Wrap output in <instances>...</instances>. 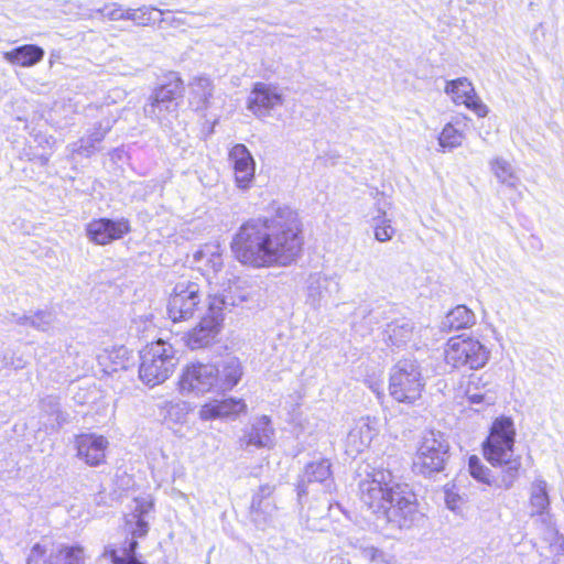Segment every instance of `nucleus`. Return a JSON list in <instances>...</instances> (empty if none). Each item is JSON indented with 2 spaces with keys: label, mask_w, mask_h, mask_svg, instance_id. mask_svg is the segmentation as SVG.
Here are the masks:
<instances>
[{
  "label": "nucleus",
  "mask_w": 564,
  "mask_h": 564,
  "mask_svg": "<svg viewBox=\"0 0 564 564\" xmlns=\"http://www.w3.org/2000/svg\"><path fill=\"white\" fill-rule=\"evenodd\" d=\"M301 221L290 207H279L271 217L243 223L230 242L235 258L254 269L286 267L303 249Z\"/></svg>",
  "instance_id": "f257e3e1"
},
{
  "label": "nucleus",
  "mask_w": 564,
  "mask_h": 564,
  "mask_svg": "<svg viewBox=\"0 0 564 564\" xmlns=\"http://www.w3.org/2000/svg\"><path fill=\"white\" fill-rule=\"evenodd\" d=\"M359 497L373 514L376 528L388 536L412 528L420 519L415 495L395 481L389 469L372 468L359 481Z\"/></svg>",
  "instance_id": "f03ea898"
},
{
  "label": "nucleus",
  "mask_w": 564,
  "mask_h": 564,
  "mask_svg": "<svg viewBox=\"0 0 564 564\" xmlns=\"http://www.w3.org/2000/svg\"><path fill=\"white\" fill-rule=\"evenodd\" d=\"M514 440L513 421L506 416L496 419L484 443V455L492 466L501 468L500 475L491 479L489 469L475 455L468 462L470 475L480 482L510 489L519 478L522 465L521 456L514 454Z\"/></svg>",
  "instance_id": "7ed1b4c3"
},
{
  "label": "nucleus",
  "mask_w": 564,
  "mask_h": 564,
  "mask_svg": "<svg viewBox=\"0 0 564 564\" xmlns=\"http://www.w3.org/2000/svg\"><path fill=\"white\" fill-rule=\"evenodd\" d=\"M242 373L240 360L227 355L218 364L196 362L186 366L178 384L181 391L195 394L225 392L238 384Z\"/></svg>",
  "instance_id": "20e7f679"
},
{
  "label": "nucleus",
  "mask_w": 564,
  "mask_h": 564,
  "mask_svg": "<svg viewBox=\"0 0 564 564\" xmlns=\"http://www.w3.org/2000/svg\"><path fill=\"white\" fill-rule=\"evenodd\" d=\"M250 296L241 283L228 284V288H218L208 294L207 313L200 318L198 325L188 333L187 346L195 350L210 345L219 333L225 314L232 307L240 305Z\"/></svg>",
  "instance_id": "39448f33"
},
{
  "label": "nucleus",
  "mask_w": 564,
  "mask_h": 564,
  "mask_svg": "<svg viewBox=\"0 0 564 564\" xmlns=\"http://www.w3.org/2000/svg\"><path fill=\"white\" fill-rule=\"evenodd\" d=\"M140 360V380L147 386L155 387L173 375L180 358L174 346L160 338L141 350Z\"/></svg>",
  "instance_id": "423d86ee"
},
{
  "label": "nucleus",
  "mask_w": 564,
  "mask_h": 564,
  "mask_svg": "<svg viewBox=\"0 0 564 564\" xmlns=\"http://www.w3.org/2000/svg\"><path fill=\"white\" fill-rule=\"evenodd\" d=\"M425 386L419 362L405 358L399 360L390 372L389 392L398 402L413 403Z\"/></svg>",
  "instance_id": "0eeeda50"
},
{
  "label": "nucleus",
  "mask_w": 564,
  "mask_h": 564,
  "mask_svg": "<svg viewBox=\"0 0 564 564\" xmlns=\"http://www.w3.org/2000/svg\"><path fill=\"white\" fill-rule=\"evenodd\" d=\"M449 444L445 435L437 431H426L420 441L413 459V469L424 476L444 470L448 459Z\"/></svg>",
  "instance_id": "6e6552de"
},
{
  "label": "nucleus",
  "mask_w": 564,
  "mask_h": 564,
  "mask_svg": "<svg viewBox=\"0 0 564 564\" xmlns=\"http://www.w3.org/2000/svg\"><path fill=\"white\" fill-rule=\"evenodd\" d=\"M444 354L447 365L477 370L488 362L490 351L477 339L453 337L447 341Z\"/></svg>",
  "instance_id": "1a4fd4ad"
},
{
  "label": "nucleus",
  "mask_w": 564,
  "mask_h": 564,
  "mask_svg": "<svg viewBox=\"0 0 564 564\" xmlns=\"http://www.w3.org/2000/svg\"><path fill=\"white\" fill-rule=\"evenodd\" d=\"M202 310V292L197 283H176L167 303V314L173 322L187 321Z\"/></svg>",
  "instance_id": "9d476101"
},
{
  "label": "nucleus",
  "mask_w": 564,
  "mask_h": 564,
  "mask_svg": "<svg viewBox=\"0 0 564 564\" xmlns=\"http://www.w3.org/2000/svg\"><path fill=\"white\" fill-rule=\"evenodd\" d=\"M194 262L197 264L198 269L204 271L207 274V279L210 285V292L217 290L218 288H228V284H234L236 282L241 283L245 290H248L246 286V282L238 278H228L220 282L218 273L221 271L224 262H223V250L218 242H208L202 246L198 250H196L193 254Z\"/></svg>",
  "instance_id": "9b49d317"
},
{
  "label": "nucleus",
  "mask_w": 564,
  "mask_h": 564,
  "mask_svg": "<svg viewBox=\"0 0 564 564\" xmlns=\"http://www.w3.org/2000/svg\"><path fill=\"white\" fill-rule=\"evenodd\" d=\"M147 511L144 505L138 503L134 512L127 519V525H129L132 539L126 540L119 551L113 549L107 551L113 564H144L137 557L135 551L138 547L137 539L145 536L149 531V524L142 518Z\"/></svg>",
  "instance_id": "f8f14e48"
},
{
  "label": "nucleus",
  "mask_w": 564,
  "mask_h": 564,
  "mask_svg": "<svg viewBox=\"0 0 564 564\" xmlns=\"http://www.w3.org/2000/svg\"><path fill=\"white\" fill-rule=\"evenodd\" d=\"M332 465L328 459L308 463L300 476L297 495L300 498L310 494H330L335 489L332 476Z\"/></svg>",
  "instance_id": "ddd939ff"
},
{
  "label": "nucleus",
  "mask_w": 564,
  "mask_h": 564,
  "mask_svg": "<svg viewBox=\"0 0 564 564\" xmlns=\"http://www.w3.org/2000/svg\"><path fill=\"white\" fill-rule=\"evenodd\" d=\"M280 89L271 84L256 83L248 98V109L258 118L271 116L272 111L283 105Z\"/></svg>",
  "instance_id": "4468645a"
},
{
  "label": "nucleus",
  "mask_w": 564,
  "mask_h": 564,
  "mask_svg": "<svg viewBox=\"0 0 564 564\" xmlns=\"http://www.w3.org/2000/svg\"><path fill=\"white\" fill-rule=\"evenodd\" d=\"M129 231L130 224L126 218L118 220L99 218L90 221L86 227L88 238L97 245H107L122 238Z\"/></svg>",
  "instance_id": "2eb2a0df"
},
{
  "label": "nucleus",
  "mask_w": 564,
  "mask_h": 564,
  "mask_svg": "<svg viewBox=\"0 0 564 564\" xmlns=\"http://www.w3.org/2000/svg\"><path fill=\"white\" fill-rule=\"evenodd\" d=\"M445 93L451 95L455 104L465 105L479 118L486 117L489 112L488 107L476 95L473 84L465 77L447 82Z\"/></svg>",
  "instance_id": "dca6fc26"
},
{
  "label": "nucleus",
  "mask_w": 564,
  "mask_h": 564,
  "mask_svg": "<svg viewBox=\"0 0 564 564\" xmlns=\"http://www.w3.org/2000/svg\"><path fill=\"white\" fill-rule=\"evenodd\" d=\"M339 292V283L322 273H313L306 280V304L319 310Z\"/></svg>",
  "instance_id": "f3484780"
},
{
  "label": "nucleus",
  "mask_w": 564,
  "mask_h": 564,
  "mask_svg": "<svg viewBox=\"0 0 564 564\" xmlns=\"http://www.w3.org/2000/svg\"><path fill=\"white\" fill-rule=\"evenodd\" d=\"M247 404L239 398H226L212 400L203 404L198 415L203 421L210 420H235L239 414L246 413Z\"/></svg>",
  "instance_id": "a211bd4d"
},
{
  "label": "nucleus",
  "mask_w": 564,
  "mask_h": 564,
  "mask_svg": "<svg viewBox=\"0 0 564 564\" xmlns=\"http://www.w3.org/2000/svg\"><path fill=\"white\" fill-rule=\"evenodd\" d=\"M377 433L376 422L369 416L358 420L346 437V454L355 458L365 452L370 446Z\"/></svg>",
  "instance_id": "6ab92c4d"
},
{
  "label": "nucleus",
  "mask_w": 564,
  "mask_h": 564,
  "mask_svg": "<svg viewBox=\"0 0 564 564\" xmlns=\"http://www.w3.org/2000/svg\"><path fill=\"white\" fill-rule=\"evenodd\" d=\"M229 161L234 167L237 186L240 189L249 188L256 172V163L250 151L243 144H236L229 152Z\"/></svg>",
  "instance_id": "aec40b11"
},
{
  "label": "nucleus",
  "mask_w": 564,
  "mask_h": 564,
  "mask_svg": "<svg viewBox=\"0 0 564 564\" xmlns=\"http://www.w3.org/2000/svg\"><path fill=\"white\" fill-rule=\"evenodd\" d=\"M77 456L89 466H98L105 462L108 440L102 435L80 434L75 438Z\"/></svg>",
  "instance_id": "412c9836"
},
{
  "label": "nucleus",
  "mask_w": 564,
  "mask_h": 564,
  "mask_svg": "<svg viewBox=\"0 0 564 564\" xmlns=\"http://www.w3.org/2000/svg\"><path fill=\"white\" fill-rule=\"evenodd\" d=\"M274 429L267 415L256 417L243 432L239 443L242 448L254 446L258 448L270 447L273 444Z\"/></svg>",
  "instance_id": "4be33fe9"
},
{
  "label": "nucleus",
  "mask_w": 564,
  "mask_h": 564,
  "mask_svg": "<svg viewBox=\"0 0 564 564\" xmlns=\"http://www.w3.org/2000/svg\"><path fill=\"white\" fill-rule=\"evenodd\" d=\"M188 102L193 110L205 111L212 106L214 84L210 78L197 76L189 83Z\"/></svg>",
  "instance_id": "5701e85b"
},
{
  "label": "nucleus",
  "mask_w": 564,
  "mask_h": 564,
  "mask_svg": "<svg viewBox=\"0 0 564 564\" xmlns=\"http://www.w3.org/2000/svg\"><path fill=\"white\" fill-rule=\"evenodd\" d=\"M415 335L414 324L408 318H398L384 328V340L389 346L397 348L405 346Z\"/></svg>",
  "instance_id": "b1692460"
},
{
  "label": "nucleus",
  "mask_w": 564,
  "mask_h": 564,
  "mask_svg": "<svg viewBox=\"0 0 564 564\" xmlns=\"http://www.w3.org/2000/svg\"><path fill=\"white\" fill-rule=\"evenodd\" d=\"M271 492L270 486H263L260 488V494L252 498L250 516L253 523L260 529L268 525L273 518L275 508L270 500L264 499Z\"/></svg>",
  "instance_id": "393cba45"
},
{
  "label": "nucleus",
  "mask_w": 564,
  "mask_h": 564,
  "mask_svg": "<svg viewBox=\"0 0 564 564\" xmlns=\"http://www.w3.org/2000/svg\"><path fill=\"white\" fill-rule=\"evenodd\" d=\"M115 120L105 119L99 121L86 137L74 144L73 151L85 156L91 155L96 150V144L101 142L110 131Z\"/></svg>",
  "instance_id": "a878e982"
},
{
  "label": "nucleus",
  "mask_w": 564,
  "mask_h": 564,
  "mask_svg": "<svg viewBox=\"0 0 564 564\" xmlns=\"http://www.w3.org/2000/svg\"><path fill=\"white\" fill-rule=\"evenodd\" d=\"M178 101L161 102L150 97V101L144 105V115L156 120L162 127H170L172 120L177 117Z\"/></svg>",
  "instance_id": "bb28decb"
},
{
  "label": "nucleus",
  "mask_w": 564,
  "mask_h": 564,
  "mask_svg": "<svg viewBox=\"0 0 564 564\" xmlns=\"http://www.w3.org/2000/svg\"><path fill=\"white\" fill-rule=\"evenodd\" d=\"M389 205L387 197L380 196L378 198V215L371 217L375 239L379 242L390 241L395 234V229L391 225V219L387 217V208Z\"/></svg>",
  "instance_id": "cd10ccee"
},
{
  "label": "nucleus",
  "mask_w": 564,
  "mask_h": 564,
  "mask_svg": "<svg viewBox=\"0 0 564 564\" xmlns=\"http://www.w3.org/2000/svg\"><path fill=\"white\" fill-rule=\"evenodd\" d=\"M44 57V50L37 45L26 44L4 53V58L22 67H31L41 62Z\"/></svg>",
  "instance_id": "c85d7f7f"
},
{
  "label": "nucleus",
  "mask_w": 564,
  "mask_h": 564,
  "mask_svg": "<svg viewBox=\"0 0 564 564\" xmlns=\"http://www.w3.org/2000/svg\"><path fill=\"white\" fill-rule=\"evenodd\" d=\"M48 564H85V550L80 545L61 544L50 554Z\"/></svg>",
  "instance_id": "c756f323"
},
{
  "label": "nucleus",
  "mask_w": 564,
  "mask_h": 564,
  "mask_svg": "<svg viewBox=\"0 0 564 564\" xmlns=\"http://www.w3.org/2000/svg\"><path fill=\"white\" fill-rule=\"evenodd\" d=\"M7 319L18 325H30L35 329L45 332L51 328L54 323V315L51 312L39 311L34 315H19L17 313H10Z\"/></svg>",
  "instance_id": "7c9ffc66"
},
{
  "label": "nucleus",
  "mask_w": 564,
  "mask_h": 564,
  "mask_svg": "<svg viewBox=\"0 0 564 564\" xmlns=\"http://www.w3.org/2000/svg\"><path fill=\"white\" fill-rule=\"evenodd\" d=\"M476 317L471 310L465 305H457L444 318L443 326L451 330H459L475 324Z\"/></svg>",
  "instance_id": "2f4dec72"
},
{
  "label": "nucleus",
  "mask_w": 564,
  "mask_h": 564,
  "mask_svg": "<svg viewBox=\"0 0 564 564\" xmlns=\"http://www.w3.org/2000/svg\"><path fill=\"white\" fill-rule=\"evenodd\" d=\"M184 93L183 80L176 74H171L169 82L156 88L151 95L156 101H178Z\"/></svg>",
  "instance_id": "473e14b6"
},
{
  "label": "nucleus",
  "mask_w": 564,
  "mask_h": 564,
  "mask_svg": "<svg viewBox=\"0 0 564 564\" xmlns=\"http://www.w3.org/2000/svg\"><path fill=\"white\" fill-rule=\"evenodd\" d=\"M549 506L547 485L544 480L536 479L531 486L530 507L532 514H543Z\"/></svg>",
  "instance_id": "72a5a7b5"
},
{
  "label": "nucleus",
  "mask_w": 564,
  "mask_h": 564,
  "mask_svg": "<svg viewBox=\"0 0 564 564\" xmlns=\"http://www.w3.org/2000/svg\"><path fill=\"white\" fill-rule=\"evenodd\" d=\"M42 411L52 419V429H58L68 422V414L61 409L59 399L47 395L41 400Z\"/></svg>",
  "instance_id": "f704fd0d"
},
{
  "label": "nucleus",
  "mask_w": 564,
  "mask_h": 564,
  "mask_svg": "<svg viewBox=\"0 0 564 564\" xmlns=\"http://www.w3.org/2000/svg\"><path fill=\"white\" fill-rule=\"evenodd\" d=\"M491 171L498 181L508 187H517L520 180L516 175L512 165L505 159L497 158L491 163Z\"/></svg>",
  "instance_id": "c9c22d12"
},
{
  "label": "nucleus",
  "mask_w": 564,
  "mask_h": 564,
  "mask_svg": "<svg viewBox=\"0 0 564 564\" xmlns=\"http://www.w3.org/2000/svg\"><path fill=\"white\" fill-rule=\"evenodd\" d=\"M464 138V132L449 122L443 128L438 137V144L443 149H454L462 144Z\"/></svg>",
  "instance_id": "e433bc0d"
},
{
  "label": "nucleus",
  "mask_w": 564,
  "mask_h": 564,
  "mask_svg": "<svg viewBox=\"0 0 564 564\" xmlns=\"http://www.w3.org/2000/svg\"><path fill=\"white\" fill-rule=\"evenodd\" d=\"M361 557L368 561L370 564H393L392 556L371 543L366 550H364Z\"/></svg>",
  "instance_id": "4c0bfd02"
},
{
  "label": "nucleus",
  "mask_w": 564,
  "mask_h": 564,
  "mask_svg": "<svg viewBox=\"0 0 564 564\" xmlns=\"http://www.w3.org/2000/svg\"><path fill=\"white\" fill-rule=\"evenodd\" d=\"M474 384L475 383L473 381H470L467 387L466 397H467L468 401L471 404H486V405L494 404V402H495L494 395L488 394L487 392L477 391V387L476 386L474 387Z\"/></svg>",
  "instance_id": "58836bf2"
},
{
  "label": "nucleus",
  "mask_w": 564,
  "mask_h": 564,
  "mask_svg": "<svg viewBox=\"0 0 564 564\" xmlns=\"http://www.w3.org/2000/svg\"><path fill=\"white\" fill-rule=\"evenodd\" d=\"M445 503L452 511H458L464 503V498L455 490V486L445 488Z\"/></svg>",
  "instance_id": "ea45409f"
},
{
  "label": "nucleus",
  "mask_w": 564,
  "mask_h": 564,
  "mask_svg": "<svg viewBox=\"0 0 564 564\" xmlns=\"http://www.w3.org/2000/svg\"><path fill=\"white\" fill-rule=\"evenodd\" d=\"M153 11H158L161 14L164 13V11H162L160 9L142 6V7L138 8L134 23L137 25H142V26L149 25L152 22V12Z\"/></svg>",
  "instance_id": "a19ab883"
},
{
  "label": "nucleus",
  "mask_w": 564,
  "mask_h": 564,
  "mask_svg": "<svg viewBox=\"0 0 564 564\" xmlns=\"http://www.w3.org/2000/svg\"><path fill=\"white\" fill-rule=\"evenodd\" d=\"M97 12L110 21H120L123 18V9L117 3L106 4L104 8L98 9Z\"/></svg>",
  "instance_id": "79ce46f5"
},
{
  "label": "nucleus",
  "mask_w": 564,
  "mask_h": 564,
  "mask_svg": "<svg viewBox=\"0 0 564 564\" xmlns=\"http://www.w3.org/2000/svg\"><path fill=\"white\" fill-rule=\"evenodd\" d=\"M369 544H370V540L365 535H362V536L349 535V536H347V539L345 541V545H347L348 547H351L354 550H357L359 552L360 556H362L364 550H366Z\"/></svg>",
  "instance_id": "37998d69"
},
{
  "label": "nucleus",
  "mask_w": 564,
  "mask_h": 564,
  "mask_svg": "<svg viewBox=\"0 0 564 564\" xmlns=\"http://www.w3.org/2000/svg\"><path fill=\"white\" fill-rule=\"evenodd\" d=\"M45 549L40 543L34 544L28 556L26 564H41L45 556Z\"/></svg>",
  "instance_id": "c03bdc74"
},
{
  "label": "nucleus",
  "mask_w": 564,
  "mask_h": 564,
  "mask_svg": "<svg viewBox=\"0 0 564 564\" xmlns=\"http://www.w3.org/2000/svg\"><path fill=\"white\" fill-rule=\"evenodd\" d=\"M380 196H384V195L382 193L376 192L373 209L365 215V217L369 218L368 221L370 225H371V217L373 215H378V198Z\"/></svg>",
  "instance_id": "a18cd8bd"
},
{
  "label": "nucleus",
  "mask_w": 564,
  "mask_h": 564,
  "mask_svg": "<svg viewBox=\"0 0 564 564\" xmlns=\"http://www.w3.org/2000/svg\"><path fill=\"white\" fill-rule=\"evenodd\" d=\"M137 12H138V9H127V10L123 9L122 20H131V21L135 22Z\"/></svg>",
  "instance_id": "49530a36"
},
{
  "label": "nucleus",
  "mask_w": 564,
  "mask_h": 564,
  "mask_svg": "<svg viewBox=\"0 0 564 564\" xmlns=\"http://www.w3.org/2000/svg\"><path fill=\"white\" fill-rule=\"evenodd\" d=\"M332 564H351L350 560L344 555H336L332 557Z\"/></svg>",
  "instance_id": "de8ad7c7"
},
{
  "label": "nucleus",
  "mask_w": 564,
  "mask_h": 564,
  "mask_svg": "<svg viewBox=\"0 0 564 564\" xmlns=\"http://www.w3.org/2000/svg\"><path fill=\"white\" fill-rule=\"evenodd\" d=\"M174 409H180V405L178 404H171L169 412H171Z\"/></svg>",
  "instance_id": "09e8293b"
}]
</instances>
